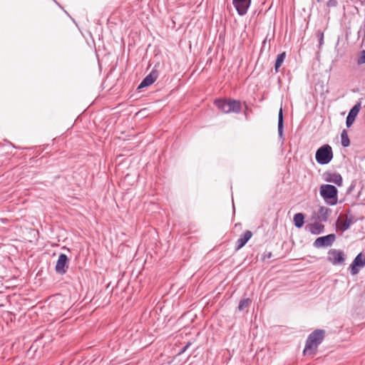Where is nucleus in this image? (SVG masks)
<instances>
[{"mask_svg": "<svg viewBox=\"0 0 365 365\" xmlns=\"http://www.w3.org/2000/svg\"><path fill=\"white\" fill-rule=\"evenodd\" d=\"M353 223V220L351 217L349 218L346 217L345 219L339 218L336 222V225L338 228L341 231L344 232L348 230L350 225Z\"/></svg>", "mask_w": 365, "mask_h": 365, "instance_id": "4468645a", "label": "nucleus"}, {"mask_svg": "<svg viewBox=\"0 0 365 365\" xmlns=\"http://www.w3.org/2000/svg\"><path fill=\"white\" fill-rule=\"evenodd\" d=\"M325 336V331L323 329H316L312 332L307 337L304 354H314L317 351L318 346L322 342Z\"/></svg>", "mask_w": 365, "mask_h": 365, "instance_id": "f257e3e1", "label": "nucleus"}, {"mask_svg": "<svg viewBox=\"0 0 365 365\" xmlns=\"http://www.w3.org/2000/svg\"><path fill=\"white\" fill-rule=\"evenodd\" d=\"M331 212V210L330 209L326 207H324V206H322L320 207V208L319 209V216L318 217L326 222L329 217V215Z\"/></svg>", "mask_w": 365, "mask_h": 365, "instance_id": "2eb2a0df", "label": "nucleus"}, {"mask_svg": "<svg viewBox=\"0 0 365 365\" xmlns=\"http://www.w3.org/2000/svg\"><path fill=\"white\" fill-rule=\"evenodd\" d=\"M158 77V72L153 69L140 83L138 89L147 87L153 84Z\"/></svg>", "mask_w": 365, "mask_h": 365, "instance_id": "9d476101", "label": "nucleus"}, {"mask_svg": "<svg viewBox=\"0 0 365 365\" xmlns=\"http://www.w3.org/2000/svg\"><path fill=\"white\" fill-rule=\"evenodd\" d=\"M285 57H286L285 52H283V53L277 55V59L275 61V66H274V69H275L276 72H278V70H279V67L282 65V63L285 59Z\"/></svg>", "mask_w": 365, "mask_h": 365, "instance_id": "6ab92c4d", "label": "nucleus"}, {"mask_svg": "<svg viewBox=\"0 0 365 365\" xmlns=\"http://www.w3.org/2000/svg\"><path fill=\"white\" fill-rule=\"evenodd\" d=\"M252 233L250 230H247L236 242V250H240L252 237Z\"/></svg>", "mask_w": 365, "mask_h": 365, "instance_id": "ddd939ff", "label": "nucleus"}, {"mask_svg": "<svg viewBox=\"0 0 365 365\" xmlns=\"http://www.w3.org/2000/svg\"><path fill=\"white\" fill-rule=\"evenodd\" d=\"M335 239L336 236L334 234L320 237L316 239L314 242V246L317 248L330 247L335 241Z\"/></svg>", "mask_w": 365, "mask_h": 365, "instance_id": "423d86ee", "label": "nucleus"}, {"mask_svg": "<svg viewBox=\"0 0 365 365\" xmlns=\"http://www.w3.org/2000/svg\"><path fill=\"white\" fill-rule=\"evenodd\" d=\"M328 255V261L334 265L342 264L345 262L346 255L341 250L331 249L329 251Z\"/></svg>", "mask_w": 365, "mask_h": 365, "instance_id": "39448f33", "label": "nucleus"}, {"mask_svg": "<svg viewBox=\"0 0 365 365\" xmlns=\"http://www.w3.org/2000/svg\"><path fill=\"white\" fill-rule=\"evenodd\" d=\"M365 265V259H362V254L359 253L351 264V273L353 275L358 274L359 269L357 267H363Z\"/></svg>", "mask_w": 365, "mask_h": 365, "instance_id": "9b49d317", "label": "nucleus"}, {"mask_svg": "<svg viewBox=\"0 0 365 365\" xmlns=\"http://www.w3.org/2000/svg\"><path fill=\"white\" fill-rule=\"evenodd\" d=\"M309 230L314 235L320 234L324 230V225L319 222H314L310 225Z\"/></svg>", "mask_w": 365, "mask_h": 365, "instance_id": "a211bd4d", "label": "nucleus"}, {"mask_svg": "<svg viewBox=\"0 0 365 365\" xmlns=\"http://www.w3.org/2000/svg\"><path fill=\"white\" fill-rule=\"evenodd\" d=\"M341 142L343 147L346 148L350 145V140L346 130H343L341 133Z\"/></svg>", "mask_w": 365, "mask_h": 365, "instance_id": "aec40b11", "label": "nucleus"}, {"mask_svg": "<svg viewBox=\"0 0 365 365\" xmlns=\"http://www.w3.org/2000/svg\"><path fill=\"white\" fill-rule=\"evenodd\" d=\"M251 304V299H244L241 300L238 305V309L242 312L244 311L245 309L248 308Z\"/></svg>", "mask_w": 365, "mask_h": 365, "instance_id": "412c9836", "label": "nucleus"}, {"mask_svg": "<svg viewBox=\"0 0 365 365\" xmlns=\"http://www.w3.org/2000/svg\"><path fill=\"white\" fill-rule=\"evenodd\" d=\"M316 160L321 165L328 164L333 158V153L330 145H324L316 152Z\"/></svg>", "mask_w": 365, "mask_h": 365, "instance_id": "20e7f679", "label": "nucleus"}, {"mask_svg": "<svg viewBox=\"0 0 365 365\" xmlns=\"http://www.w3.org/2000/svg\"><path fill=\"white\" fill-rule=\"evenodd\" d=\"M272 255L271 252H264V256H263V259H269L272 257Z\"/></svg>", "mask_w": 365, "mask_h": 365, "instance_id": "5701e85b", "label": "nucleus"}, {"mask_svg": "<svg viewBox=\"0 0 365 365\" xmlns=\"http://www.w3.org/2000/svg\"><path fill=\"white\" fill-rule=\"evenodd\" d=\"M293 220H294V225L297 227L300 228L303 226V225L304 223V216L301 212L297 213L294 215Z\"/></svg>", "mask_w": 365, "mask_h": 365, "instance_id": "f3484780", "label": "nucleus"}, {"mask_svg": "<svg viewBox=\"0 0 365 365\" xmlns=\"http://www.w3.org/2000/svg\"><path fill=\"white\" fill-rule=\"evenodd\" d=\"M232 4L236 9L237 13L240 16L247 14V10L251 4V0H232Z\"/></svg>", "mask_w": 365, "mask_h": 365, "instance_id": "6e6552de", "label": "nucleus"}, {"mask_svg": "<svg viewBox=\"0 0 365 365\" xmlns=\"http://www.w3.org/2000/svg\"><path fill=\"white\" fill-rule=\"evenodd\" d=\"M323 41V34H322V37H321V39H320V43H322Z\"/></svg>", "mask_w": 365, "mask_h": 365, "instance_id": "393cba45", "label": "nucleus"}, {"mask_svg": "<svg viewBox=\"0 0 365 365\" xmlns=\"http://www.w3.org/2000/svg\"><path fill=\"white\" fill-rule=\"evenodd\" d=\"M68 268V258L65 254H60L56 262L55 270L59 274H63Z\"/></svg>", "mask_w": 365, "mask_h": 365, "instance_id": "0eeeda50", "label": "nucleus"}, {"mask_svg": "<svg viewBox=\"0 0 365 365\" xmlns=\"http://www.w3.org/2000/svg\"><path fill=\"white\" fill-rule=\"evenodd\" d=\"M283 129H284L283 111H282V108H281L279 110V114H278V133L281 138L283 136Z\"/></svg>", "mask_w": 365, "mask_h": 365, "instance_id": "dca6fc26", "label": "nucleus"}, {"mask_svg": "<svg viewBox=\"0 0 365 365\" xmlns=\"http://www.w3.org/2000/svg\"><path fill=\"white\" fill-rule=\"evenodd\" d=\"M319 193L324 200H329L331 205L336 204L338 190L335 186L329 184L322 185Z\"/></svg>", "mask_w": 365, "mask_h": 365, "instance_id": "7ed1b4c3", "label": "nucleus"}, {"mask_svg": "<svg viewBox=\"0 0 365 365\" xmlns=\"http://www.w3.org/2000/svg\"><path fill=\"white\" fill-rule=\"evenodd\" d=\"M359 63H365V50L361 51V56L358 60Z\"/></svg>", "mask_w": 365, "mask_h": 365, "instance_id": "4be33fe9", "label": "nucleus"}, {"mask_svg": "<svg viewBox=\"0 0 365 365\" xmlns=\"http://www.w3.org/2000/svg\"><path fill=\"white\" fill-rule=\"evenodd\" d=\"M324 179L329 182H333L338 186H341L343 180L340 174L336 173L326 172L324 174Z\"/></svg>", "mask_w": 365, "mask_h": 365, "instance_id": "1a4fd4ad", "label": "nucleus"}, {"mask_svg": "<svg viewBox=\"0 0 365 365\" xmlns=\"http://www.w3.org/2000/svg\"><path fill=\"white\" fill-rule=\"evenodd\" d=\"M321 0H317V1H320Z\"/></svg>", "mask_w": 365, "mask_h": 365, "instance_id": "a878e982", "label": "nucleus"}, {"mask_svg": "<svg viewBox=\"0 0 365 365\" xmlns=\"http://www.w3.org/2000/svg\"><path fill=\"white\" fill-rule=\"evenodd\" d=\"M336 5V0H329V2H328V6H334Z\"/></svg>", "mask_w": 365, "mask_h": 365, "instance_id": "b1692460", "label": "nucleus"}, {"mask_svg": "<svg viewBox=\"0 0 365 365\" xmlns=\"http://www.w3.org/2000/svg\"><path fill=\"white\" fill-rule=\"evenodd\" d=\"M215 105L225 113H239L241 111V103L236 100L217 99L215 101Z\"/></svg>", "mask_w": 365, "mask_h": 365, "instance_id": "f03ea898", "label": "nucleus"}, {"mask_svg": "<svg viewBox=\"0 0 365 365\" xmlns=\"http://www.w3.org/2000/svg\"><path fill=\"white\" fill-rule=\"evenodd\" d=\"M361 108V104L357 103L350 110L346 120V125L349 128L355 120L356 115H358Z\"/></svg>", "mask_w": 365, "mask_h": 365, "instance_id": "f8f14e48", "label": "nucleus"}]
</instances>
